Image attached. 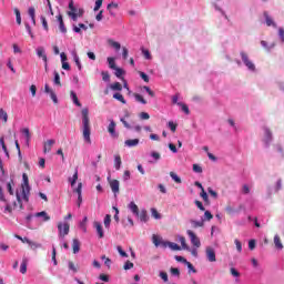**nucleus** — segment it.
<instances>
[{
    "instance_id": "obj_1",
    "label": "nucleus",
    "mask_w": 284,
    "mask_h": 284,
    "mask_svg": "<svg viewBox=\"0 0 284 284\" xmlns=\"http://www.w3.org/2000/svg\"><path fill=\"white\" fill-rule=\"evenodd\" d=\"M92 128L90 126V111L88 108L82 109V136L85 143L92 144Z\"/></svg>"
},
{
    "instance_id": "obj_2",
    "label": "nucleus",
    "mask_w": 284,
    "mask_h": 284,
    "mask_svg": "<svg viewBox=\"0 0 284 284\" xmlns=\"http://www.w3.org/2000/svg\"><path fill=\"white\" fill-rule=\"evenodd\" d=\"M68 17L72 19V21H79V18L85 14V10L83 8L74 7V0H70L69 2V11L67 12Z\"/></svg>"
},
{
    "instance_id": "obj_3",
    "label": "nucleus",
    "mask_w": 284,
    "mask_h": 284,
    "mask_svg": "<svg viewBox=\"0 0 284 284\" xmlns=\"http://www.w3.org/2000/svg\"><path fill=\"white\" fill-rule=\"evenodd\" d=\"M22 199L28 203L30 201V180L28 179V174H22Z\"/></svg>"
},
{
    "instance_id": "obj_4",
    "label": "nucleus",
    "mask_w": 284,
    "mask_h": 284,
    "mask_svg": "<svg viewBox=\"0 0 284 284\" xmlns=\"http://www.w3.org/2000/svg\"><path fill=\"white\" fill-rule=\"evenodd\" d=\"M58 232H59V237L64 239L65 236H68V234H70V224L68 222L65 223L59 222Z\"/></svg>"
},
{
    "instance_id": "obj_5",
    "label": "nucleus",
    "mask_w": 284,
    "mask_h": 284,
    "mask_svg": "<svg viewBox=\"0 0 284 284\" xmlns=\"http://www.w3.org/2000/svg\"><path fill=\"white\" fill-rule=\"evenodd\" d=\"M186 234L189 239H191V243L194 247H201V240L199 236H196V233H194L192 230H187Z\"/></svg>"
},
{
    "instance_id": "obj_6",
    "label": "nucleus",
    "mask_w": 284,
    "mask_h": 284,
    "mask_svg": "<svg viewBox=\"0 0 284 284\" xmlns=\"http://www.w3.org/2000/svg\"><path fill=\"white\" fill-rule=\"evenodd\" d=\"M240 54L242 57V61H243L244 65H246V68L248 70L254 72V70H256V65H254V63L252 61H250V58L247 57V53L242 51Z\"/></svg>"
},
{
    "instance_id": "obj_7",
    "label": "nucleus",
    "mask_w": 284,
    "mask_h": 284,
    "mask_svg": "<svg viewBox=\"0 0 284 284\" xmlns=\"http://www.w3.org/2000/svg\"><path fill=\"white\" fill-rule=\"evenodd\" d=\"M152 241L155 247H159V245H161L162 247H170V242L163 241V239L159 237V235L153 234Z\"/></svg>"
},
{
    "instance_id": "obj_8",
    "label": "nucleus",
    "mask_w": 284,
    "mask_h": 284,
    "mask_svg": "<svg viewBox=\"0 0 284 284\" xmlns=\"http://www.w3.org/2000/svg\"><path fill=\"white\" fill-rule=\"evenodd\" d=\"M206 258L210 263H216V252L212 247H206L205 250Z\"/></svg>"
},
{
    "instance_id": "obj_9",
    "label": "nucleus",
    "mask_w": 284,
    "mask_h": 284,
    "mask_svg": "<svg viewBox=\"0 0 284 284\" xmlns=\"http://www.w3.org/2000/svg\"><path fill=\"white\" fill-rule=\"evenodd\" d=\"M108 132L113 139H119V133H116V122H114V120L110 122Z\"/></svg>"
},
{
    "instance_id": "obj_10",
    "label": "nucleus",
    "mask_w": 284,
    "mask_h": 284,
    "mask_svg": "<svg viewBox=\"0 0 284 284\" xmlns=\"http://www.w3.org/2000/svg\"><path fill=\"white\" fill-rule=\"evenodd\" d=\"M37 54L39 59H42L44 63H48V55L45 54V49L43 47H38L37 48Z\"/></svg>"
},
{
    "instance_id": "obj_11",
    "label": "nucleus",
    "mask_w": 284,
    "mask_h": 284,
    "mask_svg": "<svg viewBox=\"0 0 284 284\" xmlns=\"http://www.w3.org/2000/svg\"><path fill=\"white\" fill-rule=\"evenodd\" d=\"M109 185L113 194H119V185H120L119 180H110Z\"/></svg>"
},
{
    "instance_id": "obj_12",
    "label": "nucleus",
    "mask_w": 284,
    "mask_h": 284,
    "mask_svg": "<svg viewBox=\"0 0 284 284\" xmlns=\"http://www.w3.org/2000/svg\"><path fill=\"white\" fill-rule=\"evenodd\" d=\"M93 226L95 227L97 232H98V236L99 239H103V236H105V234L103 233V225H101V222H93Z\"/></svg>"
},
{
    "instance_id": "obj_13",
    "label": "nucleus",
    "mask_w": 284,
    "mask_h": 284,
    "mask_svg": "<svg viewBox=\"0 0 284 284\" xmlns=\"http://www.w3.org/2000/svg\"><path fill=\"white\" fill-rule=\"evenodd\" d=\"M264 143H266V145L272 143V131L267 128L264 129Z\"/></svg>"
},
{
    "instance_id": "obj_14",
    "label": "nucleus",
    "mask_w": 284,
    "mask_h": 284,
    "mask_svg": "<svg viewBox=\"0 0 284 284\" xmlns=\"http://www.w3.org/2000/svg\"><path fill=\"white\" fill-rule=\"evenodd\" d=\"M72 251L73 254H79V252H81V242L78 239H73Z\"/></svg>"
},
{
    "instance_id": "obj_15",
    "label": "nucleus",
    "mask_w": 284,
    "mask_h": 284,
    "mask_svg": "<svg viewBox=\"0 0 284 284\" xmlns=\"http://www.w3.org/2000/svg\"><path fill=\"white\" fill-rule=\"evenodd\" d=\"M139 143H141V140H139V139H130V140H126L124 142V145L126 148H136V145H139Z\"/></svg>"
},
{
    "instance_id": "obj_16",
    "label": "nucleus",
    "mask_w": 284,
    "mask_h": 284,
    "mask_svg": "<svg viewBox=\"0 0 284 284\" xmlns=\"http://www.w3.org/2000/svg\"><path fill=\"white\" fill-rule=\"evenodd\" d=\"M54 143H57L55 140H48L47 142H44L43 152L44 153L51 152L52 145H54Z\"/></svg>"
},
{
    "instance_id": "obj_17",
    "label": "nucleus",
    "mask_w": 284,
    "mask_h": 284,
    "mask_svg": "<svg viewBox=\"0 0 284 284\" xmlns=\"http://www.w3.org/2000/svg\"><path fill=\"white\" fill-rule=\"evenodd\" d=\"M264 19L266 21V26H273V28H276V22H274V20L272 19V17H270V13H267V11H264Z\"/></svg>"
},
{
    "instance_id": "obj_18",
    "label": "nucleus",
    "mask_w": 284,
    "mask_h": 284,
    "mask_svg": "<svg viewBox=\"0 0 284 284\" xmlns=\"http://www.w3.org/2000/svg\"><path fill=\"white\" fill-rule=\"evenodd\" d=\"M57 20L60 23V26H59L60 31L63 33L68 32V29H65V23L63 22V16L62 14L57 16Z\"/></svg>"
},
{
    "instance_id": "obj_19",
    "label": "nucleus",
    "mask_w": 284,
    "mask_h": 284,
    "mask_svg": "<svg viewBox=\"0 0 284 284\" xmlns=\"http://www.w3.org/2000/svg\"><path fill=\"white\" fill-rule=\"evenodd\" d=\"M20 272L22 274H27V272H28V258L27 257L22 258V262L20 264Z\"/></svg>"
},
{
    "instance_id": "obj_20",
    "label": "nucleus",
    "mask_w": 284,
    "mask_h": 284,
    "mask_svg": "<svg viewBox=\"0 0 284 284\" xmlns=\"http://www.w3.org/2000/svg\"><path fill=\"white\" fill-rule=\"evenodd\" d=\"M77 181H79V170L75 169L73 176L69 178L71 187H74V185L77 184Z\"/></svg>"
},
{
    "instance_id": "obj_21",
    "label": "nucleus",
    "mask_w": 284,
    "mask_h": 284,
    "mask_svg": "<svg viewBox=\"0 0 284 284\" xmlns=\"http://www.w3.org/2000/svg\"><path fill=\"white\" fill-rule=\"evenodd\" d=\"M129 210H131L132 214H134L135 216H139V206L136 205V203L131 202L128 205Z\"/></svg>"
},
{
    "instance_id": "obj_22",
    "label": "nucleus",
    "mask_w": 284,
    "mask_h": 284,
    "mask_svg": "<svg viewBox=\"0 0 284 284\" xmlns=\"http://www.w3.org/2000/svg\"><path fill=\"white\" fill-rule=\"evenodd\" d=\"M140 221H142V223H148V211L146 210H142L141 212H139V215H136Z\"/></svg>"
},
{
    "instance_id": "obj_23",
    "label": "nucleus",
    "mask_w": 284,
    "mask_h": 284,
    "mask_svg": "<svg viewBox=\"0 0 284 284\" xmlns=\"http://www.w3.org/2000/svg\"><path fill=\"white\" fill-rule=\"evenodd\" d=\"M28 14H29V17L31 18V21H32L33 26H37V19H36V10H34V7L29 8Z\"/></svg>"
},
{
    "instance_id": "obj_24",
    "label": "nucleus",
    "mask_w": 284,
    "mask_h": 284,
    "mask_svg": "<svg viewBox=\"0 0 284 284\" xmlns=\"http://www.w3.org/2000/svg\"><path fill=\"white\" fill-rule=\"evenodd\" d=\"M36 216L38 219L42 217L44 222L50 221V215H48V212H45V211H41V212L36 213Z\"/></svg>"
},
{
    "instance_id": "obj_25",
    "label": "nucleus",
    "mask_w": 284,
    "mask_h": 284,
    "mask_svg": "<svg viewBox=\"0 0 284 284\" xmlns=\"http://www.w3.org/2000/svg\"><path fill=\"white\" fill-rule=\"evenodd\" d=\"M274 245L276 250H283V242H281V236L278 235L274 236Z\"/></svg>"
},
{
    "instance_id": "obj_26",
    "label": "nucleus",
    "mask_w": 284,
    "mask_h": 284,
    "mask_svg": "<svg viewBox=\"0 0 284 284\" xmlns=\"http://www.w3.org/2000/svg\"><path fill=\"white\" fill-rule=\"evenodd\" d=\"M135 101H138L139 103H142V105L148 104V101L143 98V95L139 94V93H134L133 94Z\"/></svg>"
},
{
    "instance_id": "obj_27",
    "label": "nucleus",
    "mask_w": 284,
    "mask_h": 284,
    "mask_svg": "<svg viewBox=\"0 0 284 284\" xmlns=\"http://www.w3.org/2000/svg\"><path fill=\"white\" fill-rule=\"evenodd\" d=\"M110 88L113 92H121V90H123V85H121L120 82H114Z\"/></svg>"
},
{
    "instance_id": "obj_28",
    "label": "nucleus",
    "mask_w": 284,
    "mask_h": 284,
    "mask_svg": "<svg viewBox=\"0 0 284 284\" xmlns=\"http://www.w3.org/2000/svg\"><path fill=\"white\" fill-rule=\"evenodd\" d=\"M71 99L78 108H81V102H79V97H77V93L74 91L70 92Z\"/></svg>"
},
{
    "instance_id": "obj_29",
    "label": "nucleus",
    "mask_w": 284,
    "mask_h": 284,
    "mask_svg": "<svg viewBox=\"0 0 284 284\" xmlns=\"http://www.w3.org/2000/svg\"><path fill=\"white\" fill-rule=\"evenodd\" d=\"M113 99H115L116 101H120V103H123V105H125V103H128L125 101V98L121 93H114L113 94Z\"/></svg>"
},
{
    "instance_id": "obj_30",
    "label": "nucleus",
    "mask_w": 284,
    "mask_h": 284,
    "mask_svg": "<svg viewBox=\"0 0 284 284\" xmlns=\"http://www.w3.org/2000/svg\"><path fill=\"white\" fill-rule=\"evenodd\" d=\"M121 155H115L114 156V168L115 170H121Z\"/></svg>"
},
{
    "instance_id": "obj_31",
    "label": "nucleus",
    "mask_w": 284,
    "mask_h": 284,
    "mask_svg": "<svg viewBox=\"0 0 284 284\" xmlns=\"http://www.w3.org/2000/svg\"><path fill=\"white\" fill-rule=\"evenodd\" d=\"M21 133L26 136L27 143H30V139H31L30 129L24 128L21 130Z\"/></svg>"
},
{
    "instance_id": "obj_32",
    "label": "nucleus",
    "mask_w": 284,
    "mask_h": 284,
    "mask_svg": "<svg viewBox=\"0 0 284 284\" xmlns=\"http://www.w3.org/2000/svg\"><path fill=\"white\" fill-rule=\"evenodd\" d=\"M0 143H2V150L6 154V156H8V159H10V153L8 152V146H6V140L3 138H0Z\"/></svg>"
},
{
    "instance_id": "obj_33",
    "label": "nucleus",
    "mask_w": 284,
    "mask_h": 284,
    "mask_svg": "<svg viewBox=\"0 0 284 284\" xmlns=\"http://www.w3.org/2000/svg\"><path fill=\"white\" fill-rule=\"evenodd\" d=\"M110 223H112V215L106 214L104 217V227L108 230L110 227Z\"/></svg>"
},
{
    "instance_id": "obj_34",
    "label": "nucleus",
    "mask_w": 284,
    "mask_h": 284,
    "mask_svg": "<svg viewBox=\"0 0 284 284\" xmlns=\"http://www.w3.org/2000/svg\"><path fill=\"white\" fill-rule=\"evenodd\" d=\"M169 247L174 252H181V246L174 242H169Z\"/></svg>"
},
{
    "instance_id": "obj_35",
    "label": "nucleus",
    "mask_w": 284,
    "mask_h": 284,
    "mask_svg": "<svg viewBox=\"0 0 284 284\" xmlns=\"http://www.w3.org/2000/svg\"><path fill=\"white\" fill-rule=\"evenodd\" d=\"M109 45H111V48H114V50H121V43L114 40H109Z\"/></svg>"
},
{
    "instance_id": "obj_36",
    "label": "nucleus",
    "mask_w": 284,
    "mask_h": 284,
    "mask_svg": "<svg viewBox=\"0 0 284 284\" xmlns=\"http://www.w3.org/2000/svg\"><path fill=\"white\" fill-rule=\"evenodd\" d=\"M200 196L203 199L204 203H210V197L207 196V192H205V189H202Z\"/></svg>"
},
{
    "instance_id": "obj_37",
    "label": "nucleus",
    "mask_w": 284,
    "mask_h": 284,
    "mask_svg": "<svg viewBox=\"0 0 284 284\" xmlns=\"http://www.w3.org/2000/svg\"><path fill=\"white\" fill-rule=\"evenodd\" d=\"M0 119H2L3 123H8V112L3 109H0Z\"/></svg>"
},
{
    "instance_id": "obj_38",
    "label": "nucleus",
    "mask_w": 284,
    "mask_h": 284,
    "mask_svg": "<svg viewBox=\"0 0 284 284\" xmlns=\"http://www.w3.org/2000/svg\"><path fill=\"white\" fill-rule=\"evenodd\" d=\"M82 190H83V183H79L78 184V187H75L74 190H73V192L75 193V194H78V196H82Z\"/></svg>"
},
{
    "instance_id": "obj_39",
    "label": "nucleus",
    "mask_w": 284,
    "mask_h": 284,
    "mask_svg": "<svg viewBox=\"0 0 284 284\" xmlns=\"http://www.w3.org/2000/svg\"><path fill=\"white\" fill-rule=\"evenodd\" d=\"M102 81H104L105 83H110V73L108 71H102Z\"/></svg>"
},
{
    "instance_id": "obj_40",
    "label": "nucleus",
    "mask_w": 284,
    "mask_h": 284,
    "mask_svg": "<svg viewBox=\"0 0 284 284\" xmlns=\"http://www.w3.org/2000/svg\"><path fill=\"white\" fill-rule=\"evenodd\" d=\"M179 241L182 245V250H190V247L187 246V242L185 241L184 236H180Z\"/></svg>"
},
{
    "instance_id": "obj_41",
    "label": "nucleus",
    "mask_w": 284,
    "mask_h": 284,
    "mask_svg": "<svg viewBox=\"0 0 284 284\" xmlns=\"http://www.w3.org/2000/svg\"><path fill=\"white\" fill-rule=\"evenodd\" d=\"M53 83H54L55 85H61V75H59V72H57V71H54Z\"/></svg>"
},
{
    "instance_id": "obj_42",
    "label": "nucleus",
    "mask_w": 284,
    "mask_h": 284,
    "mask_svg": "<svg viewBox=\"0 0 284 284\" xmlns=\"http://www.w3.org/2000/svg\"><path fill=\"white\" fill-rule=\"evenodd\" d=\"M113 70H115V77L118 79H121V77H123V74H125V71L123 69H121V68H116L115 67V69H113Z\"/></svg>"
},
{
    "instance_id": "obj_43",
    "label": "nucleus",
    "mask_w": 284,
    "mask_h": 284,
    "mask_svg": "<svg viewBox=\"0 0 284 284\" xmlns=\"http://www.w3.org/2000/svg\"><path fill=\"white\" fill-rule=\"evenodd\" d=\"M28 245L31 247V250H39V247H41V244L32 242V240H29Z\"/></svg>"
},
{
    "instance_id": "obj_44",
    "label": "nucleus",
    "mask_w": 284,
    "mask_h": 284,
    "mask_svg": "<svg viewBox=\"0 0 284 284\" xmlns=\"http://www.w3.org/2000/svg\"><path fill=\"white\" fill-rule=\"evenodd\" d=\"M191 224H192V227H194V229L203 227V225H204L203 221H195V220H192Z\"/></svg>"
},
{
    "instance_id": "obj_45",
    "label": "nucleus",
    "mask_w": 284,
    "mask_h": 284,
    "mask_svg": "<svg viewBox=\"0 0 284 284\" xmlns=\"http://www.w3.org/2000/svg\"><path fill=\"white\" fill-rule=\"evenodd\" d=\"M108 63L111 70H116V63L114 62V58H108Z\"/></svg>"
},
{
    "instance_id": "obj_46",
    "label": "nucleus",
    "mask_w": 284,
    "mask_h": 284,
    "mask_svg": "<svg viewBox=\"0 0 284 284\" xmlns=\"http://www.w3.org/2000/svg\"><path fill=\"white\" fill-rule=\"evenodd\" d=\"M13 183H14V182L11 180V181L8 182V184H7V190H8L9 194H10L11 196H14V191L12 190Z\"/></svg>"
},
{
    "instance_id": "obj_47",
    "label": "nucleus",
    "mask_w": 284,
    "mask_h": 284,
    "mask_svg": "<svg viewBox=\"0 0 284 284\" xmlns=\"http://www.w3.org/2000/svg\"><path fill=\"white\" fill-rule=\"evenodd\" d=\"M178 105H180V108H182V112L190 114V108L186 104H184L183 102H179Z\"/></svg>"
},
{
    "instance_id": "obj_48",
    "label": "nucleus",
    "mask_w": 284,
    "mask_h": 284,
    "mask_svg": "<svg viewBox=\"0 0 284 284\" xmlns=\"http://www.w3.org/2000/svg\"><path fill=\"white\" fill-rule=\"evenodd\" d=\"M151 214L153 219L160 220L161 219V213L156 209H151Z\"/></svg>"
},
{
    "instance_id": "obj_49",
    "label": "nucleus",
    "mask_w": 284,
    "mask_h": 284,
    "mask_svg": "<svg viewBox=\"0 0 284 284\" xmlns=\"http://www.w3.org/2000/svg\"><path fill=\"white\" fill-rule=\"evenodd\" d=\"M116 250H118L120 256H122L123 258H128V253L125 251H123V247L116 246Z\"/></svg>"
},
{
    "instance_id": "obj_50",
    "label": "nucleus",
    "mask_w": 284,
    "mask_h": 284,
    "mask_svg": "<svg viewBox=\"0 0 284 284\" xmlns=\"http://www.w3.org/2000/svg\"><path fill=\"white\" fill-rule=\"evenodd\" d=\"M101 6H103V0H97L95 6L93 8L94 12H98V10H101Z\"/></svg>"
},
{
    "instance_id": "obj_51",
    "label": "nucleus",
    "mask_w": 284,
    "mask_h": 284,
    "mask_svg": "<svg viewBox=\"0 0 284 284\" xmlns=\"http://www.w3.org/2000/svg\"><path fill=\"white\" fill-rule=\"evenodd\" d=\"M170 176H171V179H173V181L175 183H181V179L179 178V175L176 173L170 172Z\"/></svg>"
},
{
    "instance_id": "obj_52",
    "label": "nucleus",
    "mask_w": 284,
    "mask_h": 284,
    "mask_svg": "<svg viewBox=\"0 0 284 284\" xmlns=\"http://www.w3.org/2000/svg\"><path fill=\"white\" fill-rule=\"evenodd\" d=\"M14 239H18V241H21V243H30V239L28 237H22L21 235H14Z\"/></svg>"
},
{
    "instance_id": "obj_53",
    "label": "nucleus",
    "mask_w": 284,
    "mask_h": 284,
    "mask_svg": "<svg viewBox=\"0 0 284 284\" xmlns=\"http://www.w3.org/2000/svg\"><path fill=\"white\" fill-rule=\"evenodd\" d=\"M204 219L205 221H212L214 219V215L210 211L204 212Z\"/></svg>"
},
{
    "instance_id": "obj_54",
    "label": "nucleus",
    "mask_w": 284,
    "mask_h": 284,
    "mask_svg": "<svg viewBox=\"0 0 284 284\" xmlns=\"http://www.w3.org/2000/svg\"><path fill=\"white\" fill-rule=\"evenodd\" d=\"M170 272L173 276H181V271L176 267H171Z\"/></svg>"
},
{
    "instance_id": "obj_55",
    "label": "nucleus",
    "mask_w": 284,
    "mask_h": 284,
    "mask_svg": "<svg viewBox=\"0 0 284 284\" xmlns=\"http://www.w3.org/2000/svg\"><path fill=\"white\" fill-rule=\"evenodd\" d=\"M75 65L78 67V70H82L81 60H79V55H74L73 58Z\"/></svg>"
},
{
    "instance_id": "obj_56",
    "label": "nucleus",
    "mask_w": 284,
    "mask_h": 284,
    "mask_svg": "<svg viewBox=\"0 0 284 284\" xmlns=\"http://www.w3.org/2000/svg\"><path fill=\"white\" fill-rule=\"evenodd\" d=\"M207 192L213 199H219V193H216V191H213L212 187H207Z\"/></svg>"
},
{
    "instance_id": "obj_57",
    "label": "nucleus",
    "mask_w": 284,
    "mask_h": 284,
    "mask_svg": "<svg viewBox=\"0 0 284 284\" xmlns=\"http://www.w3.org/2000/svg\"><path fill=\"white\" fill-rule=\"evenodd\" d=\"M195 205L201 210V212H205V206H203V202L195 200Z\"/></svg>"
},
{
    "instance_id": "obj_58",
    "label": "nucleus",
    "mask_w": 284,
    "mask_h": 284,
    "mask_svg": "<svg viewBox=\"0 0 284 284\" xmlns=\"http://www.w3.org/2000/svg\"><path fill=\"white\" fill-rule=\"evenodd\" d=\"M85 223H88V216H84V219L80 223V226L83 230V232H88V229L85 227Z\"/></svg>"
},
{
    "instance_id": "obj_59",
    "label": "nucleus",
    "mask_w": 284,
    "mask_h": 284,
    "mask_svg": "<svg viewBox=\"0 0 284 284\" xmlns=\"http://www.w3.org/2000/svg\"><path fill=\"white\" fill-rule=\"evenodd\" d=\"M132 267H134V263L126 261L124 263L123 270H132Z\"/></svg>"
},
{
    "instance_id": "obj_60",
    "label": "nucleus",
    "mask_w": 284,
    "mask_h": 284,
    "mask_svg": "<svg viewBox=\"0 0 284 284\" xmlns=\"http://www.w3.org/2000/svg\"><path fill=\"white\" fill-rule=\"evenodd\" d=\"M193 172L201 174V172H203V168H201L199 164H193Z\"/></svg>"
},
{
    "instance_id": "obj_61",
    "label": "nucleus",
    "mask_w": 284,
    "mask_h": 284,
    "mask_svg": "<svg viewBox=\"0 0 284 284\" xmlns=\"http://www.w3.org/2000/svg\"><path fill=\"white\" fill-rule=\"evenodd\" d=\"M49 94H50L51 100L53 101V103H59V99L57 98V93H54V91H52Z\"/></svg>"
},
{
    "instance_id": "obj_62",
    "label": "nucleus",
    "mask_w": 284,
    "mask_h": 284,
    "mask_svg": "<svg viewBox=\"0 0 284 284\" xmlns=\"http://www.w3.org/2000/svg\"><path fill=\"white\" fill-rule=\"evenodd\" d=\"M40 19L44 30H48V20L45 19V17L42 16Z\"/></svg>"
},
{
    "instance_id": "obj_63",
    "label": "nucleus",
    "mask_w": 284,
    "mask_h": 284,
    "mask_svg": "<svg viewBox=\"0 0 284 284\" xmlns=\"http://www.w3.org/2000/svg\"><path fill=\"white\" fill-rule=\"evenodd\" d=\"M169 128H170L171 132H176V124L174 122L170 121Z\"/></svg>"
},
{
    "instance_id": "obj_64",
    "label": "nucleus",
    "mask_w": 284,
    "mask_h": 284,
    "mask_svg": "<svg viewBox=\"0 0 284 284\" xmlns=\"http://www.w3.org/2000/svg\"><path fill=\"white\" fill-rule=\"evenodd\" d=\"M278 34H280L281 40H282L283 43H284V29H283V28H280V29H278Z\"/></svg>"
}]
</instances>
